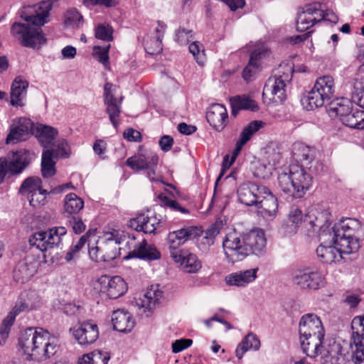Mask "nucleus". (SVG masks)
Segmentation results:
<instances>
[{"label":"nucleus","instance_id":"nucleus-49","mask_svg":"<svg viewBox=\"0 0 364 364\" xmlns=\"http://www.w3.org/2000/svg\"><path fill=\"white\" fill-rule=\"evenodd\" d=\"M95 37L104 41L113 40V28L110 24H98L95 28Z\"/></svg>","mask_w":364,"mask_h":364},{"label":"nucleus","instance_id":"nucleus-46","mask_svg":"<svg viewBox=\"0 0 364 364\" xmlns=\"http://www.w3.org/2000/svg\"><path fill=\"white\" fill-rule=\"evenodd\" d=\"M362 117L363 110L352 109L345 118H341V122L346 127L359 129Z\"/></svg>","mask_w":364,"mask_h":364},{"label":"nucleus","instance_id":"nucleus-29","mask_svg":"<svg viewBox=\"0 0 364 364\" xmlns=\"http://www.w3.org/2000/svg\"><path fill=\"white\" fill-rule=\"evenodd\" d=\"M160 225V220L156 216L140 214L129 220V226L136 231L146 234L154 233Z\"/></svg>","mask_w":364,"mask_h":364},{"label":"nucleus","instance_id":"nucleus-56","mask_svg":"<svg viewBox=\"0 0 364 364\" xmlns=\"http://www.w3.org/2000/svg\"><path fill=\"white\" fill-rule=\"evenodd\" d=\"M66 224L70 226L75 234H80L85 230V225L78 216L67 218Z\"/></svg>","mask_w":364,"mask_h":364},{"label":"nucleus","instance_id":"nucleus-50","mask_svg":"<svg viewBox=\"0 0 364 364\" xmlns=\"http://www.w3.org/2000/svg\"><path fill=\"white\" fill-rule=\"evenodd\" d=\"M352 101L359 107L364 108V78L355 83Z\"/></svg>","mask_w":364,"mask_h":364},{"label":"nucleus","instance_id":"nucleus-63","mask_svg":"<svg viewBox=\"0 0 364 364\" xmlns=\"http://www.w3.org/2000/svg\"><path fill=\"white\" fill-rule=\"evenodd\" d=\"M159 144L161 150L166 152L171 149L173 144V139L169 135H164L160 139Z\"/></svg>","mask_w":364,"mask_h":364},{"label":"nucleus","instance_id":"nucleus-11","mask_svg":"<svg viewBox=\"0 0 364 364\" xmlns=\"http://www.w3.org/2000/svg\"><path fill=\"white\" fill-rule=\"evenodd\" d=\"M44 24H13L11 32L24 47L36 48L46 43L41 26Z\"/></svg>","mask_w":364,"mask_h":364},{"label":"nucleus","instance_id":"nucleus-52","mask_svg":"<svg viewBox=\"0 0 364 364\" xmlns=\"http://www.w3.org/2000/svg\"><path fill=\"white\" fill-rule=\"evenodd\" d=\"M241 109H247L256 112L259 109L257 103L252 98L246 96H237L234 97Z\"/></svg>","mask_w":364,"mask_h":364},{"label":"nucleus","instance_id":"nucleus-15","mask_svg":"<svg viewBox=\"0 0 364 364\" xmlns=\"http://www.w3.org/2000/svg\"><path fill=\"white\" fill-rule=\"evenodd\" d=\"M70 331L80 346L92 344L99 337L98 326L92 320L78 322L70 328Z\"/></svg>","mask_w":364,"mask_h":364},{"label":"nucleus","instance_id":"nucleus-25","mask_svg":"<svg viewBox=\"0 0 364 364\" xmlns=\"http://www.w3.org/2000/svg\"><path fill=\"white\" fill-rule=\"evenodd\" d=\"M228 115L225 107L221 104H213L206 112V119L216 131H222L225 125Z\"/></svg>","mask_w":364,"mask_h":364},{"label":"nucleus","instance_id":"nucleus-17","mask_svg":"<svg viewBox=\"0 0 364 364\" xmlns=\"http://www.w3.org/2000/svg\"><path fill=\"white\" fill-rule=\"evenodd\" d=\"M315 236H318L321 241V245L316 249V254L322 262L331 264L340 262L343 257L342 255L347 254L343 251V247L338 246L333 242L332 237L326 236V239L328 240V242H324V239L321 238V230H318Z\"/></svg>","mask_w":364,"mask_h":364},{"label":"nucleus","instance_id":"nucleus-10","mask_svg":"<svg viewBox=\"0 0 364 364\" xmlns=\"http://www.w3.org/2000/svg\"><path fill=\"white\" fill-rule=\"evenodd\" d=\"M338 20L333 11L324 9L321 3L315 1L298 9L296 23H338Z\"/></svg>","mask_w":364,"mask_h":364},{"label":"nucleus","instance_id":"nucleus-28","mask_svg":"<svg viewBox=\"0 0 364 364\" xmlns=\"http://www.w3.org/2000/svg\"><path fill=\"white\" fill-rule=\"evenodd\" d=\"M114 329L122 332H131L135 326V320L127 310L120 309L114 311L112 316Z\"/></svg>","mask_w":364,"mask_h":364},{"label":"nucleus","instance_id":"nucleus-62","mask_svg":"<svg viewBox=\"0 0 364 364\" xmlns=\"http://www.w3.org/2000/svg\"><path fill=\"white\" fill-rule=\"evenodd\" d=\"M107 145L106 143L101 139H97L93 144V150L98 156L102 159L105 158L104 154L106 151Z\"/></svg>","mask_w":364,"mask_h":364},{"label":"nucleus","instance_id":"nucleus-39","mask_svg":"<svg viewBox=\"0 0 364 364\" xmlns=\"http://www.w3.org/2000/svg\"><path fill=\"white\" fill-rule=\"evenodd\" d=\"M162 291L159 290L157 287L148 289L141 299V306L146 310L151 312L160 303L162 298Z\"/></svg>","mask_w":364,"mask_h":364},{"label":"nucleus","instance_id":"nucleus-48","mask_svg":"<svg viewBox=\"0 0 364 364\" xmlns=\"http://www.w3.org/2000/svg\"><path fill=\"white\" fill-rule=\"evenodd\" d=\"M269 54L268 48L262 43H257L255 49L250 53V58L253 59L254 63H257V65L260 67L261 60L267 57Z\"/></svg>","mask_w":364,"mask_h":364},{"label":"nucleus","instance_id":"nucleus-33","mask_svg":"<svg viewBox=\"0 0 364 364\" xmlns=\"http://www.w3.org/2000/svg\"><path fill=\"white\" fill-rule=\"evenodd\" d=\"M165 24H157L149 40L146 41L145 50L151 55L160 53L162 48V38L166 29Z\"/></svg>","mask_w":364,"mask_h":364},{"label":"nucleus","instance_id":"nucleus-23","mask_svg":"<svg viewBox=\"0 0 364 364\" xmlns=\"http://www.w3.org/2000/svg\"><path fill=\"white\" fill-rule=\"evenodd\" d=\"M113 85L109 82L105 83L104 86V102L106 105V112L109 115V120L112 125L117 128L118 126V118L121 113V104L122 97L117 101L112 92Z\"/></svg>","mask_w":364,"mask_h":364},{"label":"nucleus","instance_id":"nucleus-61","mask_svg":"<svg viewBox=\"0 0 364 364\" xmlns=\"http://www.w3.org/2000/svg\"><path fill=\"white\" fill-rule=\"evenodd\" d=\"M82 19V16L75 9H73L66 12L64 23H77Z\"/></svg>","mask_w":364,"mask_h":364},{"label":"nucleus","instance_id":"nucleus-5","mask_svg":"<svg viewBox=\"0 0 364 364\" xmlns=\"http://www.w3.org/2000/svg\"><path fill=\"white\" fill-rule=\"evenodd\" d=\"M331 214L325 210L311 208L304 215L301 209L297 206H291L287 224L283 225L287 235L295 234L299 228L309 237H314L318 230L323 228V225L328 223Z\"/></svg>","mask_w":364,"mask_h":364},{"label":"nucleus","instance_id":"nucleus-64","mask_svg":"<svg viewBox=\"0 0 364 364\" xmlns=\"http://www.w3.org/2000/svg\"><path fill=\"white\" fill-rule=\"evenodd\" d=\"M124 137L130 141H139L141 136L139 132L130 128L124 132Z\"/></svg>","mask_w":364,"mask_h":364},{"label":"nucleus","instance_id":"nucleus-6","mask_svg":"<svg viewBox=\"0 0 364 364\" xmlns=\"http://www.w3.org/2000/svg\"><path fill=\"white\" fill-rule=\"evenodd\" d=\"M331 217L329 218V219ZM330 220L323 225L321 228V238L323 242H328L326 237L329 235L332 237L333 242L338 246L343 247V251L346 253H353L356 252L359 247L358 236L363 232V227L360 222L355 218H345L336 223L330 229Z\"/></svg>","mask_w":364,"mask_h":364},{"label":"nucleus","instance_id":"nucleus-2","mask_svg":"<svg viewBox=\"0 0 364 364\" xmlns=\"http://www.w3.org/2000/svg\"><path fill=\"white\" fill-rule=\"evenodd\" d=\"M352 336L350 348L352 354L339 343L333 341L318 352L321 364H360L364 360V315L355 317L351 323Z\"/></svg>","mask_w":364,"mask_h":364},{"label":"nucleus","instance_id":"nucleus-53","mask_svg":"<svg viewBox=\"0 0 364 364\" xmlns=\"http://www.w3.org/2000/svg\"><path fill=\"white\" fill-rule=\"evenodd\" d=\"M110 45H107L105 47L100 46H95L93 47V55L95 58L104 65H107L109 63V50Z\"/></svg>","mask_w":364,"mask_h":364},{"label":"nucleus","instance_id":"nucleus-57","mask_svg":"<svg viewBox=\"0 0 364 364\" xmlns=\"http://www.w3.org/2000/svg\"><path fill=\"white\" fill-rule=\"evenodd\" d=\"M253 60V59H250L248 64L242 70V77L247 82L251 81L252 77L259 70V67L257 65V63H254Z\"/></svg>","mask_w":364,"mask_h":364},{"label":"nucleus","instance_id":"nucleus-18","mask_svg":"<svg viewBox=\"0 0 364 364\" xmlns=\"http://www.w3.org/2000/svg\"><path fill=\"white\" fill-rule=\"evenodd\" d=\"M95 288L111 299L119 298L127 290L126 282L119 276L113 277L107 275L101 276L97 282Z\"/></svg>","mask_w":364,"mask_h":364},{"label":"nucleus","instance_id":"nucleus-37","mask_svg":"<svg viewBox=\"0 0 364 364\" xmlns=\"http://www.w3.org/2000/svg\"><path fill=\"white\" fill-rule=\"evenodd\" d=\"M58 134V130L53 127L43 124L34 125L33 135L38 138L44 146L51 144Z\"/></svg>","mask_w":364,"mask_h":364},{"label":"nucleus","instance_id":"nucleus-3","mask_svg":"<svg viewBox=\"0 0 364 364\" xmlns=\"http://www.w3.org/2000/svg\"><path fill=\"white\" fill-rule=\"evenodd\" d=\"M225 255L228 259L234 263L242 260L250 254L262 256L266 252L264 232L255 229L249 232L238 235L230 232L223 242Z\"/></svg>","mask_w":364,"mask_h":364},{"label":"nucleus","instance_id":"nucleus-58","mask_svg":"<svg viewBox=\"0 0 364 364\" xmlns=\"http://www.w3.org/2000/svg\"><path fill=\"white\" fill-rule=\"evenodd\" d=\"M272 166L269 163L268 164H259L255 171V175L257 177L265 178L271 175Z\"/></svg>","mask_w":364,"mask_h":364},{"label":"nucleus","instance_id":"nucleus-7","mask_svg":"<svg viewBox=\"0 0 364 364\" xmlns=\"http://www.w3.org/2000/svg\"><path fill=\"white\" fill-rule=\"evenodd\" d=\"M299 333L303 352L311 358L318 357L323 348L324 329L321 321L314 314L304 315L299 321Z\"/></svg>","mask_w":364,"mask_h":364},{"label":"nucleus","instance_id":"nucleus-35","mask_svg":"<svg viewBox=\"0 0 364 364\" xmlns=\"http://www.w3.org/2000/svg\"><path fill=\"white\" fill-rule=\"evenodd\" d=\"M264 123L262 121H252L245 127L240 134V139L237 141L236 146L232 154V161L236 159L242 150L243 146L251 139L252 136L257 132Z\"/></svg>","mask_w":364,"mask_h":364},{"label":"nucleus","instance_id":"nucleus-13","mask_svg":"<svg viewBox=\"0 0 364 364\" xmlns=\"http://www.w3.org/2000/svg\"><path fill=\"white\" fill-rule=\"evenodd\" d=\"M117 231L106 232L105 235V242L101 246L89 247V256L96 262H109L114 259L117 255L116 245L119 243L117 236Z\"/></svg>","mask_w":364,"mask_h":364},{"label":"nucleus","instance_id":"nucleus-1","mask_svg":"<svg viewBox=\"0 0 364 364\" xmlns=\"http://www.w3.org/2000/svg\"><path fill=\"white\" fill-rule=\"evenodd\" d=\"M294 155L301 165L291 164L278 176L281 190L293 198H302L311 186L312 175L323 171V165L316 160V150L304 144H294Z\"/></svg>","mask_w":364,"mask_h":364},{"label":"nucleus","instance_id":"nucleus-44","mask_svg":"<svg viewBox=\"0 0 364 364\" xmlns=\"http://www.w3.org/2000/svg\"><path fill=\"white\" fill-rule=\"evenodd\" d=\"M42 190L41 179L37 176L28 177L23 181L19 188L21 194L31 195L36 191Z\"/></svg>","mask_w":364,"mask_h":364},{"label":"nucleus","instance_id":"nucleus-55","mask_svg":"<svg viewBox=\"0 0 364 364\" xmlns=\"http://www.w3.org/2000/svg\"><path fill=\"white\" fill-rule=\"evenodd\" d=\"M47 191L42 189L36 191L29 197V203L34 208H38L43 205L46 201Z\"/></svg>","mask_w":364,"mask_h":364},{"label":"nucleus","instance_id":"nucleus-19","mask_svg":"<svg viewBox=\"0 0 364 364\" xmlns=\"http://www.w3.org/2000/svg\"><path fill=\"white\" fill-rule=\"evenodd\" d=\"M159 157L156 154L149 153L146 154L134 155L128 158L126 164L132 169L139 171L146 169L147 177L151 181L159 182V178H154L152 175L155 174V168L157 166Z\"/></svg>","mask_w":364,"mask_h":364},{"label":"nucleus","instance_id":"nucleus-14","mask_svg":"<svg viewBox=\"0 0 364 364\" xmlns=\"http://www.w3.org/2000/svg\"><path fill=\"white\" fill-rule=\"evenodd\" d=\"M292 282L302 289L316 290L325 285L323 274L310 268L294 271L292 274Z\"/></svg>","mask_w":364,"mask_h":364},{"label":"nucleus","instance_id":"nucleus-54","mask_svg":"<svg viewBox=\"0 0 364 364\" xmlns=\"http://www.w3.org/2000/svg\"><path fill=\"white\" fill-rule=\"evenodd\" d=\"M50 150H54L53 156L56 154L63 158H68L70 154V148L65 139L58 141L56 144H53V148Z\"/></svg>","mask_w":364,"mask_h":364},{"label":"nucleus","instance_id":"nucleus-41","mask_svg":"<svg viewBox=\"0 0 364 364\" xmlns=\"http://www.w3.org/2000/svg\"><path fill=\"white\" fill-rule=\"evenodd\" d=\"M109 359L110 356L107 352L95 350L83 355L79 358L77 364H107Z\"/></svg>","mask_w":364,"mask_h":364},{"label":"nucleus","instance_id":"nucleus-43","mask_svg":"<svg viewBox=\"0 0 364 364\" xmlns=\"http://www.w3.org/2000/svg\"><path fill=\"white\" fill-rule=\"evenodd\" d=\"M202 268V262L193 253L183 254V272L189 274L198 272Z\"/></svg>","mask_w":364,"mask_h":364},{"label":"nucleus","instance_id":"nucleus-22","mask_svg":"<svg viewBox=\"0 0 364 364\" xmlns=\"http://www.w3.org/2000/svg\"><path fill=\"white\" fill-rule=\"evenodd\" d=\"M266 191V186L248 182L240 186L237 193L238 200L241 203L247 206H255L258 200L262 198V193Z\"/></svg>","mask_w":364,"mask_h":364},{"label":"nucleus","instance_id":"nucleus-42","mask_svg":"<svg viewBox=\"0 0 364 364\" xmlns=\"http://www.w3.org/2000/svg\"><path fill=\"white\" fill-rule=\"evenodd\" d=\"M54 150H45L42 154L41 173L43 178H50L55 174V162L53 160Z\"/></svg>","mask_w":364,"mask_h":364},{"label":"nucleus","instance_id":"nucleus-51","mask_svg":"<svg viewBox=\"0 0 364 364\" xmlns=\"http://www.w3.org/2000/svg\"><path fill=\"white\" fill-rule=\"evenodd\" d=\"M203 235V230L200 226L183 227V243L188 240H194L198 242Z\"/></svg>","mask_w":364,"mask_h":364},{"label":"nucleus","instance_id":"nucleus-30","mask_svg":"<svg viewBox=\"0 0 364 364\" xmlns=\"http://www.w3.org/2000/svg\"><path fill=\"white\" fill-rule=\"evenodd\" d=\"M167 244L170 257L180 266L182 265V228L169 232Z\"/></svg>","mask_w":364,"mask_h":364},{"label":"nucleus","instance_id":"nucleus-24","mask_svg":"<svg viewBox=\"0 0 364 364\" xmlns=\"http://www.w3.org/2000/svg\"><path fill=\"white\" fill-rule=\"evenodd\" d=\"M160 251L153 245L148 244L146 240H143L134 246L132 251L129 252L127 258H138L147 262L158 260L161 258Z\"/></svg>","mask_w":364,"mask_h":364},{"label":"nucleus","instance_id":"nucleus-21","mask_svg":"<svg viewBox=\"0 0 364 364\" xmlns=\"http://www.w3.org/2000/svg\"><path fill=\"white\" fill-rule=\"evenodd\" d=\"M255 206L257 208V215L267 221H272L277 216L278 200L267 187L266 193H262V198L258 200Z\"/></svg>","mask_w":364,"mask_h":364},{"label":"nucleus","instance_id":"nucleus-12","mask_svg":"<svg viewBox=\"0 0 364 364\" xmlns=\"http://www.w3.org/2000/svg\"><path fill=\"white\" fill-rule=\"evenodd\" d=\"M67 233L63 226L54 227L48 231H38L29 237L28 242L31 246L35 247L41 252H46L55 247H58L62 241V237Z\"/></svg>","mask_w":364,"mask_h":364},{"label":"nucleus","instance_id":"nucleus-36","mask_svg":"<svg viewBox=\"0 0 364 364\" xmlns=\"http://www.w3.org/2000/svg\"><path fill=\"white\" fill-rule=\"evenodd\" d=\"M83 207V200L75 193H70L64 198L63 215L65 218L75 216Z\"/></svg>","mask_w":364,"mask_h":364},{"label":"nucleus","instance_id":"nucleus-60","mask_svg":"<svg viewBox=\"0 0 364 364\" xmlns=\"http://www.w3.org/2000/svg\"><path fill=\"white\" fill-rule=\"evenodd\" d=\"M159 199L160 200L161 205L168 207L174 210L182 212V207L176 200L170 199L167 196L163 195H159Z\"/></svg>","mask_w":364,"mask_h":364},{"label":"nucleus","instance_id":"nucleus-27","mask_svg":"<svg viewBox=\"0 0 364 364\" xmlns=\"http://www.w3.org/2000/svg\"><path fill=\"white\" fill-rule=\"evenodd\" d=\"M52 5L53 3L50 0L43 1L35 6L32 11L22 14L21 17L26 23H47V18L52 9Z\"/></svg>","mask_w":364,"mask_h":364},{"label":"nucleus","instance_id":"nucleus-47","mask_svg":"<svg viewBox=\"0 0 364 364\" xmlns=\"http://www.w3.org/2000/svg\"><path fill=\"white\" fill-rule=\"evenodd\" d=\"M188 49L197 63L201 66L204 65L206 56L203 45L199 41H194L189 45Z\"/></svg>","mask_w":364,"mask_h":364},{"label":"nucleus","instance_id":"nucleus-16","mask_svg":"<svg viewBox=\"0 0 364 364\" xmlns=\"http://www.w3.org/2000/svg\"><path fill=\"white\" fill-rule=\"evenodd\" d=\"M36 306L37 304L36 302L26 300L22 296L16 301L12 310L8 314L0 325V345L5 343L16 317L20 313L33 310L36 308Z\"/></svg>","mask_w":364,"mask_h":364},{"label":"nucleus","instance_id":"nucleus-32","mask_svg":"<svg viewBox=\"0 0 364 364\" xmlns=\"http://www.w3.org/2000/svg\"><path fill=\"white\" fill-rule=\"evenodd\" d=\"M37 267L36 261L25 259L16 265L14 271V277L17 282L24 283L36 273Z\"/></svg>","mask_w":364,"mask_h":364},{"label":"nucleus","instance_id":"nucleus-20","mask_svg":"<svg viewBox=\"0 0 364 364\" xmlns=\"http://www.w3.org/2000/svg\"><path fill=\"white\" fill-rule=\"evenodd\" d=\"M34 123L26 117H19L13 120L10 127V132L6 136V143H17L26 141L31 134H33Z\"/></svg>","mask_w":364,"mask_h":364},{"label":"nucleus","instance_id":"nucleus-26","mask_svg":"<svg viewBox=\"0 0 364 364\" xmlns=\"http://www.w3.org/2000/svg\"><path fill=\"white\" fill-rule=\"evenodd\" d=\"M33 154L26 149H19L12 152L8 161L9 171L12 174H19L31 163Z\"/></svg>","mask_w":364,"mask_h":364},{"label":"nucleus","instance_id":"nucleus-8","mask_svg":"<svg viewBox=\"0 0 364 364\" xmlns=\"http://www.w3.org/2000/svg\"><path fill=\"white\" fill-rule=\"evenodd\" d=\"M335 94L334 79L331 75H323L316 79L314 87L302 100V105L307 110H314L328 105Z\"/></svg>","mask_w":364,"mask_h":364},{"label":"nucleus","instance_id":"nucleus-38","mask_svg":"<svg viewBox=\"0 0 364 364\" xmlns=\"http://www.w3.org/2000/svg\"><path fill=\"white\" fill-rule=\"evenodd\" d=\"M260 347V341L257 336L253 333H248L238 344L235 354L238 359H242L244 354L249 350H257Z\"/></svg>","mask_w":364,"mask_h":364},{"label":"nucleus","instance_id":"nucleus-40","mask_svg":"<svg viewBox=\"0 0 364 364\" xmlns=\"http://www.w3.org/2000/svg\"><path fill=\"white\" fill-rule=\"evenodd\" d=\"M329 112L335 113L341 121V118H345L351 111V102L346 98H340L333 100L329 104Z\"/></svg>","mask_w":364,"mask_h":364},{"label":"nucleus","instance_id":"nucleus-59","mask_svg":"<svg viewBox=\"0 0 364 364\" xmlns=\"http://www.w3.org/2000/svg\"><path fill=\"white\" fill-rule=\"evenodd\" d=\"M222 227V222L216 221L212 224L204 232L209 237V240H212L215 242V238L220 233Z\"/></svg>","mask_w":364,"mask_h":364},{"label":"nucleus","instance_id":"nucleus-45","mask_svg":"<svg viewBox=\"0 0 364 364\" xmlns=\"http://www.w3.org/2000/svg\"><path fill=\"white\" fill-rule=\"evenodd\" d=\"M88 232L85 235H82L75 244H73L68 252L66 253L65 256V259L67 262H70L72 260L75 259L79 256V252L81 249L84 247L85 243L87 242L88 238Z\"/></svg>","mask_w":364,"mask_h":364},{"label":"nucleus","instance_id":"nucleus-34","mask_svg":"<svg viewBox=\"0 0 364 364\" xmlns=\"http://www.w3.org/2000/svg\"><path fill=\"white\" fill-rule=\"evenodd\" d=\"M257 267L237 272L226 277L225 281L229 285L245 287L257 278Z\"/></svg>","mask_w":364,"mask_h":364},{"label":"nucleus","instance_id":"nucleus-31","mask_svg":"<svg viewBox=\"0 0 364 364\" xmlns=\"http://www.w3.org/2000/svg\"><path fill=\"white\" fill-rule=\"evenodd\" d=\"M28 87V82L19 75L15 77L11 87V104L13 106H22Z\"/></svg>","mask_w":364,"mask_h":364},{"label":"nucleus","instance_id":"nucleus-9","mask_svg":"<svg viewBox=\"0 0 364 364\" xmlns=\"http://www.w3.org/2000/svg\"><path fill=\"white\" fill-rule=\"evenodd\" d=\"M293 68L289 65H280L277 73L267 80L262 97L274 104L282 103L287 97L286 83L291 80Z\"/></svg>","mask_w":364,"mask_h":364},{"label":"nucleus","instance_id":"nucleus-4","mask_svg":"<svg viewBox=\"0 0 364 364\" xmlns=\"http://www.w3.org/2000/svg\"><path fill=\"white\" fill-rule=\"evenodd\" d=\"M18 344L28 359L43 360L58 349L57 339L42 328H28L21 334Z\"/></svg>","mask_w":364,"mask_h":364}]
</instances>
